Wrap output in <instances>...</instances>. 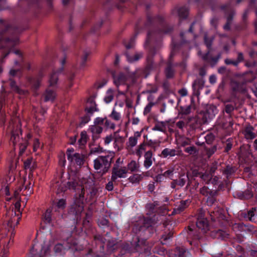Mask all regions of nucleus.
Here are the masks:
<instances>
[{
    "label": "nucleus",
    "instance_id": "f257e3e1",
    "mask_svg": "<svg viewBox=\"0 0 257 257\" xmlns=\"http://www.w3.org/2000/svg\"><path fill=\"white\" fill-rule=\"evenodd\" d=\"M106 14L116 8L124 11L127 10L134 13L138 6H144L146 9V19H139L136 23L135 34L129 40L123 41L126 49L133 48L138 35L142 31H148L147 37L144 44L145 48H149V54L147 58V64L146 69L151 71L155 68L153 56L162 47V39L163 35L171 33L173 27L170 25L166 16L162 14L153 15L150 11L151 5L147 0H100Z\"/></svg>",
    "mask_w": 257,
    "mask_h": 257
},
{
    "label": "nucleus",
    "instance_id": "f03ea898",
    "mask_svg": "<svg viewBox=\"0 0 257 257\" xmlns=\"http://www.w3.org/2000/svg\"><path fill=\"white\" fill-rule=\"evenodd\" d=\"M195 24V22H193L188 31L180 33V40L179 42H177L174 38H172V50L165 70L167 79L174 77L175 67L180 66L183 69L185 68L186 60L189 57V44L197 37V35L193 32Z\"/></svg>",
    "mask_w": 257,
    "mask_h": 257
},
{
    "label": "nucleus",
    "instance_id": "7ed1b4c3",
    "mask_svg": "<svg viewBox=\"0 0 257 257\" xmlns=\"http://www.w3.org/2000/svg\"><path fill=\"white\" fill-rule=\"evenodd\" d=\"M20 31L18 28L13 29L11 25L6 23L3 20L0 19V51L1 52L0 61L1 63L4 62L5 58L11 52H14L22 60V52L19 50H14V47L19 43L18 36L17 35H12L9 37L5 36V34L11 32L17 33H20Z\"/></svg>",
    "mask_w": 257,
    "mask_h": 257
},
{
    "label": "nucleus",
    "instance_id": "20e7f679",
    "mask_svg": "<svg viewBox=\"0 0 257 257\" xmlns=\"http://www.w3.org/2000/svg\"><path fill=\"white\" fill-rule=\"evenodd\" d=\"M69 189L74 190L76 192L75 203L71 208L70 211L76 215L80 214L83 210V201L84 195V186L78 180L74 179L67 183Z\"/></svg>",
    "mask_w": 257,
    "mask_h": 257
},
{
    "label": "nucleus",
    "instance_id": "39448f33",
    "mask_svg": "<svg viewBox=\"0 0 257 257\" xmlns=\"http://www.w3.org/2000/svg\"><path fill=\"white\" fill-rule=\"evenodd\" d=\"M114 157L113 153L98 156L94 160V168L98 173L102 174L106 173L110 167Z\"/></svg>",
    "mask_w": 257,
    "mask_h": 257
},
{
    "label": "nucleus",
    "instance_id": "423d86ee",
    "mask_svg": "<svg viewBox=\"0 0 257 257\" xmlns=\"http://www.w3.org/2000/svg\"><path fill=\"white\" fill-rule=\"evenodd\" d=\"M234 0H229L226 4L222 5L220 9L224 12L226 22L223 26L225 31H229L232 24L233 17L235 15V11L233 8Z\"/></svg>",
    "mask_w": 257,
    "mask_h": 257
},
{
    "label": "nucleus",
    "instance_id": "0eeeda50",
    "mask_svg": "<svg viewBox=\"0 0 257 257\" xmlns=\"http://www.w3.org/2000/svg\"><path fill=\"white\" fill-rule=\"evenodd\" d=\"M156 223L155 218L149 217H140L137 221L133 228V231L137 233L141 231H145L146 229H150L152 231H154L153 227Z\"/></svg>",
    "mask_w": 257,
    "mask_h": 257
},
{
    "label": "nucleus",
    "instance_id": "6e6552de",
    "mask_svg": "<svg viewBox=\"0 0 257 257\" xmlns=\"http://www.w3.org/2000/svg\"><path fill=\"white\" fill-rule=\"evenodd\" d=\"M114 137V147L119 151L122 144L125 141L127 137V132L125 130H119L113 133Z\"/></svg>",
    "mask_w": 257,
    "mask_h": 257
},
{
    "label": "nucleus",
    "instance_id": "1a4fd4ad",
    "mask_svg": "<svg viewBox=\"0 0 257 257\" xmlns=\"http://www.w3.org/2000/svg\"><path fill=\"white\" fill-rule=\"evenodd\" d=\"M127 173V168L125 167H121L115 164L114 165L111 173V180L116 181L117 178H125Z\"/></svg>",
    "mask_w": 257,
    "mask_h": 257
},
{
    "label": "nucleus",
    "instance_id": "9d476101",
    "mask_svg": "<svg viewBox=\"0 0 257 257\" xmlns=\"http://www.w3.org/2000/svg\"><path fill=\"white\" fill-rule=\"evenodd\" d=\"M215 116L214 108H209L207 109L203 113L200 114V116L198 118L197 121L200 124H205L212 119Z\"/></svg>",
    "mask_w": 257,
    "mask_h": 257
},
{
    "label": "nucleus",
    "instance_id": "9b49d317",
    "mask_svg": "<svg viewBox=\"0 0 257 257\" xmlns=\"http://www.w3.org/2000/svg\"><path fill=\"white\" fill-rule=\"evenodd\" d=\"M94 123L96 125H98L97 128H103L102 126L106 127L105 128H115V124L106 118L97 117L94 120Z\"/></svg>",
    "mask_w": 257,
    "mask_h": 257
},
{
    "label": "nucleus",
    "instance_id": "f8f14e48",
    "mask_svg": "<svg viewBox=\"0 0 257 257\" xmlns=\"http://www.w3.org/2000/svg\"><path fill=\"white\" fill-rule=\"evenodd\" d=\"M172 15L176 14L179 18L180 21L186 19L189 14V9L186 6H183L180 7H176L172 11Z\"/></svg>",
    "mask_w": 257,
    "mask_h": 257
},
{
    "label": "nucleus",
    "instance_id": "ddd939ff",
    "mask_svg": "<svg viewBox=\"0 0 257 257\" xmlns=\"http://www.w3.org/2000/svg\"><path fill=\"white\" fill-rule=\"evenodd\" d=\"M197 227L205 232L208 229V223L207 219L203 217L202 213L198 215L197 220L196 223Z\"/></svg>",
    "mask_w": 257,
    "mask_h": 257
},
{
    "label": "nucleus",
    "instance_id": "4468645a",
    "mask_svg": "<svg viewBox=\"0 0 257 257\" xmlns=\"http://www.w3.org/2000/svg\"><path fill=\"white\" fill-rule=\"evenodd\" d=\"M196 2L202 8H210L213 11L216 10L217 7L215 0H196Z\"/></svg>",
    "mask_w": 257,
    "mask_h": 257
},
{
    "label": "nucleus",
    "instance_id": "2eb2a0df",
    "mask_svg": "<svg viewBox=\"0 0 257 257\" xmlns=\"http://www.w3.org/2000/svg\"><path fill=\"white\" fill-rule=\"evenodd\" d=\"M185 122L183 120H179L175 123L174 120H170L166 122H162V125L165 128L168 127V128H171L174 127L175 126L178 127L179 128H183V127L185 126Z\"/></svg>",
    "mask_w": 257,
    "mask_h": 257
},
{
    "label": "nucleus",
    "instance_id": "dca6fc26",
    "mask_svg": "<svg viewBox=\"0 0 257 257\" xmlns=\"http://www.w3.org/2000/svg\"><path fill=\"white\" fill-rule=\"evenodd\" d=\"M63 71V67L59 68L57 71H53L50 74L49 77V85L50 86H54L57 83L58 80V76L60 73Z\"/></svg>",
    "mask_w": 257,
    "mask_h": 257
},
{
    "label": "nucleus",
    "instance_id": "f3484780",
    "mask_svg": "<svg viewBox=\"0 0 257 257\" xmlns=\"http://www.w3.org/2000/svg\"><path fill=\"white\" fill-rule=\"evenodd\" d=\"M145 160L144 166L146 169L150 168L153 164L155 158L153 157V152L151 150L148 151L144 154Z\"/></svg>",
    "mask_w": 257,
    "mask_h": 257
},
{
    "label": "nucleus",
    "instance_id": "a211bd4d",
    "mask_svg": "<svg viewBox=\"0 0 257 257\" xmlns=\"http://www.w3.org/2000/svg\"><path fill=\"white\" fill-rule=\"evenodd\" d=\"M21 214L22 212L19 213L16 210H12L11 217L8 221V224L10 225H12L13 223H15L16 225L18 224L21 218Z\"/></svg>",
    "mask_w": 257,
    "mask_h": 257
},
{
    "label": "nucleus",
    "instance_id": "6ab92c4d",
    "mask_svg": "<svg viewBox=\"0 0 257 257\" xmlns=\"http://www.w3.org/2000/svg\"><path fill=\"white\" fill-rule=\"evenodd\" d=\"M43 96L45 102L53 101L56 97V93L53 89L49 87L46 89Z\"/></svg>",
    "mask_w": 257,
    "mask_h": 257
},
{
    "label": "nucleus",
    "instance_id": "aec40b11",
    "mask_svg": "<svg viewBox=\"0 0 257 257\" xmlns=\"http://www.w3.org/2000/svg\"><path fill=\"white\" fill-rule=\"evenodd\" d=\"M181 153V151L180 150L166 148L162 151L161 155L163 157L166 158L168 156L174 157L176 155L179 156L180 155Z\"/></svg>",
    "mask_w": 257,
    "mask_h": 257
},
{
    "label": "nucleus",
    "instance_id": "412c9836",
    "mask_svg": "<svg viewBox=\"0 0 257 257\" xmlns=\"http://www.w3.org/2000/svg\"><path fill=\"white\" fill-rule=\"evenodd\" d=\"M126 81L125 75L120 73L117 75H113V82L116 86L118 88L119 85L124 84Z\"/></svg>",
    "mask_w": 257,
    "mask_h": 257
},
{
    "label": "nucleus",
    "instance_id": "4be33fe9",
    "mask_svg": "<svg viewBox=\"0 0 257 257\" xmlns=\"http://www.w3.org/2000/svg\"><path fill=\"white\" fill-rule=\"evenodd\" d=\"M22 135V130H13L11 140L13 143L14 145L20 141V140L23 137Z\"/></svg>",
    "mask_w": 257,
    "mask_h": 257
},
{
    "label": "nucleus",
    "instance_id": "5701e85b",
    "mask_svg": "<svg viewBox=\"0 0 257 257\" xmlns=\"http://www.w3.org/2000/svg\"><path fill=\"white\" fill-rule=\"evenodd\" d=\"M200 193L205 196H215L217 195V190H212L208 187L204 186L200 189Z\"/></svg>",
    "mask_w": 257,
    "mask_h": 257
},
{
    "label": "nucleus",
    "instance_id": "b1692460",
    "mask_svg": "<svg viewBox=\"0 0 257 257\" xmlns=\"http://www.w3.org/2000/svg\"><path fill=\"white\" fill-rule=\"evenodd\" d=\"M125 56L127 61L128 62L133 63L138 61L140 59H141L143 56V53L142 52L136 53L134 56H132L128 54V52H126L125 53Z\"/></svg>",
    "mask_w": 257,
    "mask_h": 257
},
{
    "label": "nucleus",
    "instance_id": "393cba45",
    "mask_svg": "<svg viewBox=\"0 0 257 257\" xmlns=\"http://www.w3.org/2000/svg\"><path fill=\"white\" fill-rule=\"evenodd\" d=\"M140 165L139 162L135 160H132L127 165V170L132 172H138L139 171Z\"/></svg>",
    "mask_w": 257,
    "mask_h": 257
},
{
    "label": "nucleus",
    "instance_id": "a878e982",
    "mask_svg": "<svg viewBox=\"0 0 257 257\" xmlns=\"http://www.w3.org/2000/svg\"><path fill=\"white\" fill-rule=\"evenodd\" d=\"M190 203L189 200L181 201L177 207L175 209V211L177 213H181L189 206Z\"/></svg>",
    "mask_w": 257,
    "mask_h": 257
},
{
    "label": "nucleus",
    "instance_id": "bb28decb",
    "mask_svg": "<svg viewBox=\"0 0 257 257\" xmlns=\"http://www.w3.org/2000/svg\"><path fill=\"white\" fill-rule=\"evenodd\" d=\"M257 216V211L255 208H252L247 212L244 216V217L247 218L249 220L254 221Z\"/></svg>",
    "mask_w": 257,
    "mask_h": 257
},
{
    "label": "nucleus",
    "instance_id": "cd10ccee",
    "mask_svg": "<svg viewBox=\"0 0 257 257\" xmlns=\"http://www.w3.org/2000/svg\"><path fill=\"white\" fill-rule=\"evenodd\" d=\"M73 160L77 165L81 166L84 163L83 155L79 153H75L72 156V161Z\"/></svg>",
    "mask_w": 257,
    "mask_h": 257
},
{
    "label": "nucleus",
    "instance_id": "c85d7f7f",
    "mask_svg": "<svg viewBox=\"0 0 257 257\" xmlns=\"http://www.w3.org/2000/svg\"><path fill=\"white\" fill-rule=\"evenodd\" d=\"M204 82V80L203 78H199L195 80L192 84L193 89L195 90L196 88L198 89H202Z\"/></svg>",
    "mask_w": 257,
    "mask_h": 257
},
{
    "label": "nucleus",
    "instance_id": "c756f323",
    "mask_svg": "<svg viewBox=\"0 0 257 257\" xmlns=\"http://www.w3.org/2000/svg\"><path fill=\"white\" fill-rule=\"evenodd\" d=\"M114 90L109 88L107 90L106 95L104 98V101L106 103H110L113 99Z\"/></svg>",
    "mask_w": 257,
    "mask_h": 257
},
{
    "label": "nucleus",
    "instance_id": "7c9ffc66",
    "mask_svg": "<svg viewBox=\"0 0 257 257\" xmlns=\"http://www.w3.org/2000/svg\"><path fill=\"white\" fill-rule=\"evenodd\" d=\"M187 231L188 239H198L199 238L198 234L190 226L188 227Z\"/></svg>",
    "mask_w": 257,
    "mask_h": 257
},
{
    "label": "nucleus",
    "instance_id": "2f4dec72",
    "mask_svg": "<svg viewBox=\"0 0 257 257\" xmlns=\"http://www.w3.org/2000/svg\"><path fill=\"white\" fill-rule=\"evenodd\" d=\"M33 192L32 186L30 181L29 182L28 184L25 187L24 189L23 188L22 194L24 196L30 195Z\"/></svg>",
    "mask_w": 257,
    "mask_h": 257
},
{
    "label": "nucleus",
    "instance_id": "473e14b6",
    "mask_svg": "<svg viewBox=\"0 0 257 257\" xmlns=\"http://www.w3.org/2000/svg\"><path fill=\"white\" fill-rule=\"evenodd\" d=\"M191 104L185 106H181L179 109V112L183 115H188L191 112Z\"/></svg>",
    "mask_w": 257,
    "mask_h": 257
},
{
    "label": "nucleus",
    "instance_id": "72a5a7b5",
    "mask_svg": "<svg viewBox=\"0 0 257 257\" xmlns=\"http://www.w3.org/2000/svg\"><path fill=\"white\" fill-rule=\"evenodd\" d=\"M143 179V176L141 175L135 174L130 176L128 180L132 183H139Z\"/></svg>",
    "mask_w": 257,
    "mask_h": 257
},
{
    "label": "nucleus",
    "instance_id": "f704fd0d",
    "mask_svg": "<svg viewBox=\"0 0 257 257\" xmlns=\"http://www.w3.org/2000/svg\"><path fill=\"white\" fill-rule=\"evenodd\" d=\"M213 37H208L207 34H205L204 36V42L208 50H211L212 44L213 41Z\"/></svg>",
    "mask_w": 257,
    "mask_h": 257
},
{
    "label": "nucleus",
    "instance_id": "c9c22d12",
    "mask_svg": "<svg viewBox=\"0 0 257 257\" xmlns=\"http://www.w3.org/2000/svg\"><path fill=\"white\" fill-rule=\"evenodd\" d=\"M235 171V168L230 166H227L223 171V174L228 178L232 175Z\"/></svg>",
    "mask_w": 257,
    "mask_h": 257
},
{
    "label": "nucleus",
    "instance_id": "e433bc0d",
    "mask_svg": "<svg viewBox=\"0 0 257 257\" xmlns=\"http://www.w3.org/2000/svg\"><path fill=\"white\" fill-rule=\"evenodd\" d=\"M200 178L207 184H209V183L210 182L212 176L208 172H206L204 173H200Z\"/></svg>",
    "mask_w": 257,
    "mask_h": 257
},
{
    "label": "nucleus",
    "instance_id": "4c0bfd02",
    "mask_svg": "<svg viewBox=\"0 0 257 257\" xmlns=\"http://www.w3.org/2000/svg\"><path fill=\"white\" fill-rule=\"evenodd\" d=\"M52 187H53V189H57V193L65 191L63 187L61 184V183L59 181H56L55 183H53L52 184Z\"/></svg>",
    "mask_w": 257,
    "mask_h": 257
},
{
    "label": "nucleus",
    "instance_id": "58836bf2",
    "mask_svg": "<svg viewBox=\"0 0 257 257\" xmlns=\"http://www.w3.org/2000/svg\"><path fill=\"white\" fill-rule=\"evenodd\" d=\"M21 140H22L23 142L21 143L20 145L19 156H21L23 154L28 146L27 140H23V137L21 138Z\"/></svg>",
    "mask_w": 257,
    "mask_h": 257
},
{
    "label": "nucleus",
    "instance_id": "ea45409f",
    "mask_svg": "<svg viewBox=\"0 0 257 257\" xmlns=\"http://www.w3.org/2000/svg\"><path fill=\"white\" fill-rule=\"evenodd\" d=\"M88 139V136L85 131H82L81 133V137L78 140V143L80 145H84Z\"/></svg>",
    "mask_w": 257,
    "mask_h": 257
},
{
    "label": "nucleus",
    "instance_id": "a19ab883",
    "mask_svg": "<svg viewBox=\"0 0 257 257\" xmlns=\"http://www.w3.org/2000/svg\"><path fill=\"white\" fill-rule=\"evenodd\" d=\"M248 15V10H246L243 15H242V23L240 26V29L241 30H245L247 27V22H246V19Z\"/></svg>",
    "mask_w": 257,
    "mask_h": 257
},
{
    "label": "nucleus",
    "instance_id": "79ce46f5",
    "mask_svg": "<svg viewBox=\"0 0 257 257\" xmlns=\"http://www.w3.org/2000/svg\"><path fill=\"white\" fill-rule=\"evenodd\" d=\"M185 253L184 248L177 247L175 250L174 257H184Z\"/></svg>",
    "mask_w": 257,
    "mask_h": 257
},
{
    "label": "nucleus",
    "instance_id": "37998d69",
    "mask_svg": "<svg viewBox=\"0 0 257 257\" xmlns=\"http://www.w3.org/2000/svg\"><path fill=\"white\" fill-rule=\"evenodd\" d=\"M89 55V52L87 51L84 52V54L82 57L81 62L80 64V68L81 69L84 68L86 66V62L87 60V58Z\"/></svg>",
    "mask_w": 257,
    "mask_h": 257
},
{
    "label": "nucleus",
    "instance_id": "c03bdc74",
    "mask_svg": "<svg viewBox=\"0 0 257 257\" xmlns=\"http://www.w3.org/2000/svg\"><path fill=\"white\" fill-rule=\"evenodd\" d=\"M90 120V117L88 115H85L84 117L81 118L79 124L77 125V127H82L84 126V125L88 123Z\"/></svg>",
    "mask_w": 257,
    "mask_h": 257
},
{
    "label": "nucleus",
    "instance_id": "a18cd8bd",
    "mask_svg": "<svg viewBox=\"0 0 257 257\" xmlns=\"http://www.w3.org/2000/svg\"><path fill=\"white\" fill-rule=\"evenodd\" d=\"M146 144L143 143L141 144L136 150V154L139 158L142 156L143 152L146 150Z\"/></svg>",
    "mask_w": 257,
    "mask_h": 257
},
{
    "label": "nucleus",
    "instance_id": "49530a36",
    "mask_svg": "<svg viewBox=\"0 0 257 257\" xmlns=\"http://www.w3.org/2000/svg\"><path fill=\"white\" fill-rule=\"evenodd\" d=\"M45 221L47 223H50L51 221V210L47 209L43 216Z\"/></svg>",
    "mask_w": 257,
    "mask_h": 257
},
{
    "label": "nucleus",
    "instance_id": "de8ad7c7",
    "mask_svg": "<svg viewBox=\"0 0 257 257\" xmlns=\"http://www.w3.org/2000/svg\"><path fill=\"white\" fill-rule=\"evenodd\" d=\"M187 176H185L184 174L181 175L178 180L177 179L178 185L182 187L183 186L186 181Z\"/></svg>",
    "mask_w": 257,
    "mask_h": 257
},
{
    "label": "nucleus",
    "instance_id": "09e8293b",
    "mask_svg": "<svg viewBox=\"0 0 257 257\" xmlns=\"http://www.w3.org/2000/svg\"><path fill=\"white\" fill-rule=\"evenodd\" d=\"M85 110L88 113L92 114L94 111H98V109L96 107V105H90L89 106H87Z\"/></svg>",
    "mask_w": 257,
    "mask_h": 257
},
{
    "label": "nucleus",
    "instance_id": "8fccbe9b",
    "mask_svg": "<svg viewBox=\"0 0 257 257\" xmlns=\"http://www.w3.org/2000/svg\"><path fill=\"white\" fill-rule=\"evenodd\" d=\"M9 80L11 87L14 90L16 91L17 92L20 93V89L17 85L16 81L12 78H10Z\"/></svg>",
    "mask_w": 257,
    "mask_h": 257
},
{
    "label": "nucleus",
    "instance_id": "3c124183",
    "mask_svg": "<svg viewBox=\"0 0 257 257\" xmlns=\"http://www.w3.org/2000/svg\"><path fill=\"white\" fill-rule=\"evenodd\" d=\"M215 135L211 133H208L205 137L206 142L207 144H210L215 139Z\"/></svg>",
    "mask_w": 257,
    "mask_h": 257
},
{
    "label": "nucleus",
    "instance_id": "603ef678",
    "mask_svg": "<svg viewBox=\"0 0 257 257\" xmlns=\"http://www.w3.org/2000/svg\"><path fill=\"white\" fill-rule=\"evenodd\" d=\"M245 138L247 139H252L255 138V135L251 131V130H245L244 133Z\"/></svg>",
    "mask_w": 257,
    "mask_h": 257
},
{
    "label": "nucleus",
    "instance_id": "864d4df0",
    "mask_svg": "<svg viewBox=\"0 0 257 257\" xmlns=\"http://www.w3.org/2000/svg\"><path fill=\"white\" fill-rule=\"evenodd\" d=\"M137 137H130L129 138L127 147L133 148L135 147L137 145Z\"/></svg>",
    "mask_w": 257,
    "mask_h": 257
},
{
    "label": "nucleus",
    "instance_id": "5fc2aeb1",
    "mask_svg": "<svg viewBox=\"0 0 257 257\" xmlns=\"http://www.w3.org/2000/svg\"><path fill=\"white\" fill-rule=\"evenodd\" d=\"M155 103L153 102H149L145 107L144 110V114L145 115L149 113L152 109V107L155 105Z\"/></svg>",
    "mask_w": 257,
    "mask_h": 257
},
{
    "label": "nucleus",
    "instance_id": "6e6d98bb",
    "mask_svg": "<svg viewBox=\"0 0 257 257\" xmlns=\"http://www.w3.org/2000/svg\"><path fill=\"white\" fill-rule=\"evenodd\" d=\"M221 53H219L215 57H212L210 56V60L209 62L211 63L212 65L216 64L218 61H219V59L221 58Z\"/></svg>",
    "mask_w": 257,
    "mask_h": 257
},
{
    "label": "nucleus",
    "instance_id": "4d7b16f0",
    "mask_svg": "<svg viewBox=\"0 0 257 257\" xmlns=\"http://www.w3.org/2000/svg\"><path fill=\"white\" fill-rule=\"evenodd\" d=\"M155 251L159 254L163 255L167 253V250L162 246L156 247L155 248Z\"/></svg>",
    "mask_w": 257,
    "mask_h": 257
},
{
    "label": "nucleus",
    "instance_id": "13d9d810",
    "mask_svg": "<svg viewBox=\"0 0 257 257\" xmlns=\"http://www.w3.org/2000/svg\"><path fill=\"white\" fill-rule=\"evenodd\" d=\"M217 162H214L212 163V164L211 165V166L209 169L208 173H210L212 175L213 174H214L215 173V172L217 170Z\"/></svg>",
    "mask_w": 257,
    "mask_h": 257
},
{
    "label": "nucleus",
    "instance_id": "bf43d9fd",
    "mask_svg": "<svg viewBox=\"0 0 257 257\" xmlns=\"http://www.w3.org/2000/svg\"><path fill=\"white\" fill-rule=\"evenodd\" d=\"M104 143L105 145L109 144L111 141H114V134H110L106 137H105L104 139Z\"/></svg>",
    "mask_w": 257,
    "mask_h": 257
},
{
    "label": "nucleus",
    "instance_id": "052dcab7",
    "mask_svg": "<svg viewBox=\"0 0 257 257\" xmlns=\"http://www.w3.org/2000/svg\"><path fill=\"white\" fill-rule=\"evenodd\" d=\"M217 150V147L216 145L213 146L211 148L206 149V154L208 157L212 155Z\"/></svg>",
    "mask_w": 257,
    "mask_h": 257
},
{
    "label": "nucleus",
    "instance_id": "680f3d73",
    "mask_svg": "<svg viewBox=\"0 0 257 257\" xmlns=\"http://www.w3.org/2000/svg\"><path fill=\"white\" fill-rule=\"evenodd\" d=\"M63 249V246L61 243L56 244L54 247V250L55 253H61Z\"/></svg>",
    "mask_w": 257,
    "mask_h": 257
},
{
    "label": "nucleus",
    "instance_id": "e2e57ef3",
    "mask_svg": "<svg viewBox=\"0 0 257 257\" xmlns=\"http://www.w3.org/2000/svg\"><path fill=\"white\" fill-rule=\"evenodd\" d=\"M234 109V106L231 104H226L225 106V111L228 114L231 113Z\"/></svg>",
    "mask_w": 257,
    "mask_h": 257
},
{
    "label": "nucleus",
    "instance_id": "0e129e2a",
    "mask_svg": "<svg viewBox=\"0 0 257 257\" xmlns=\"http://www.w3.org/2000/svg\"><path fill=\"white\" fill-rule=\"evenodd\" d=\"M110 116L113 119L118 120L120 119V115L119 113L115 111V110L113 109L110 114Z\"/></svg>",
    "mask_w": 257,
    "mask_h": 257
},
{
    "label": "nucleus",
    "instance_id": "69168bd1",
    "mask_svg": "<svg viewBox=\"0 0 257 257\" xmlns=\"http://www.w3.org/2000/svg\"><path fill=\"white\" fill-rule=\"evenodd\" d=\"M185 152L189 153L190 155L194 154L196 152V149L194 146L188 147L185 148Z\"/></svg>",
    "mask_w": 257,
    "mask_h": 257
},
{
    "label": "nucleus",
    "instance_id": "338daca9",
    "mask_svg": "<svg viewBox=\"0 0 257 257\" xmlns=\"http://www.w3.org/2000/svg\"><path fill=\"white\" fill-rule=\"evenodd\" d=\"M224 63L227 65H232L234 66H237L238 64L235 60H231L228 58H226L224 60Z\"/></svg>",
    "mask_w": 257,
    "mask_h": 257
},
{
    "label": "nucleus",
    "instance_id": "774afa93",
    "mask_svg": "<svg viewBox=\"0 0 257 257\" xmlns=\"http://www.w3.org/2000/svg\"><path fill=\"white\" fill-rule=\"evenodd\" d=\"M109 221L105 218H101L98 220V224L100 226H108Z\"/></svg>",
    "mask_w": 257,
    "mask_h": 257
}]
</instances>
